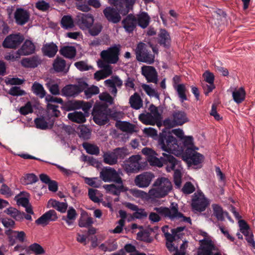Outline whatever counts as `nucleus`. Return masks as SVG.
I'll use <instances>...</instances> for the list:
<instances>
[{"label": "nucleus", "instance_id": "nucleus-30", "mask_svg": "<svg viewBox=\"0 0 255 255\" xmlns=\"http://www.w3.org/2000/svg\"><path fill=\"white\" fill-rule=\"evenodd\" d=\"M58 51L57 46L53 43H46L42 48V51L44 55L49 57H53Z\"/></svg>", "mask_w": 255, "mask_h": 255}, {"label": "nucleus", "instance_id": "nucleus-51", "mask_svg": "<svg viewBox=\"0 0 255 255\" xmlns=\"http://www.w3.org/2000/svg\"><path fill=\"white\" fill-rule=\"evenodd\" d=\"M17 203L18 205H21L25 208V210L27 213L33 214V212L32 211V207L29 204V201L26 198L21 197L17 199Z\"/></svg>", "mask_w": 255, "mask_h": 255}, {"label": "nucleus", "instance_id": "nucleus-19", "mask_svg": "<svg viewBox=\"0 0 255 255\" xmlns=\"http://www.w3.org/2000/svg\"><path fill=\"white\" fill-rule=\"evenodd\" d=\"M141 73L146 78L148 82H152L155 84L157 83V73L153 67L143 66L141 67Z\"/></svg>", "mask_w": 255, "mask_h": 255}, {"label": "nucleus", "instance_id": "nucleus-57", "mask_svg": "<svg viewBox=\"0 0 255 255\" xmlns=\"http://www.w3.org/2000/svg\"><path fill=\"white\" fill-rule=\"evenodd\" d=\"M74 106L77 109H82V110L85 112H87L91 108V104L81 101L75 102Z\"/></svg>", "mask_w": 255, "mask_h": 255}, {"label": "nucleus", "instance_id": "nucleus-12", "mask_svg": "<svg viewBox=\"0 0 255 255\" xmlns=\"http://www.w3.org/2000/svg\"><path fill=\"white\" fill-rule=\"evenodd\" d=\"M173 120H165L164 124L170 127L175 126H181L188 121L186 114L183 111H177L173 112L172 114Z\"/></svg>", "mask_w": 255, "mask_h": 255}, {"label": "nucleus", "instance_id": "nucleus-44", "mask_svg": "<svg viewBox=\"0 0 255 255\" xmlns=\"http://www.w3.org/2000/svg\"><path fill=\"white\" fill-rule=\"evenodd\" d=\"M48 204L61 213H65L68 207V205L66 203L60 202L53 199H50L48 201Z\"/></svg>", "mask_w": 255, "mask_h": 255}, {"label": "nucleus", "instance_id": "nucleus-42", "mask_svg": "<svg viewBox=\"0 0 255 255\" xmlns=\"http://www.w3.org/2000/svg\"><path fill=\"white\" fill-rule=\"evenodd\" d=\"M233 99L238 104L241 103L244 101L246 96V92L243 87L235 89L233 92Z\"/></svg>", "mask_w": 255, "mask_h": 255}, {"label": "nucleus", "instance_id": "nucleus-33", "mask_svg": "<svg viewBox=\"0 0 255 255\" xmlns=\"http://www.w3.org/2000/svg\"><path fill=\"white\" fill-rule=\"evenodd\" d=\"M150 192V189L147 193L137 189H133L130 190V193L135 197L140 198L146 200H154L153 196L152 194L151 195Z\"/></svg>", "mask_w": 255, "mask_h": 255}, {"label": "nucleus", "instance_id": "nucleus-59", "mask_svg": "<svg viewBox=\"0 0 255 255\" xmlns=\"http://www.w3.org/2000/svg\"><path fill=\"white\" fill-rule=\"evenodd\" d=\"M141 87L148 96L156 98L159 97V95L156 91L151 88L149 85L144 84L141 85Z\"/></svg>", "mask_w": 255, "mask_h": 255}, {"label": "nucleus", "instance_id": "nucleus-8", "mask_svg": "<svg viewBox=\"0 0 255 255\" xmlns=\"http://www.w3.org/2000/svg\"><path fill=\"white\" fill-rule=\"evenodd\" d=\"M108 108L104 105H97L94 107L92 115L94 122L99 125L106 124L109 120L108 118Z\"/></svg>", "mask_w": 255, "mask_h": 255}, {"label": "nucleus", "instance_id": "nucleus-14", "mask_svg": "<svg viewBox=\"0 0 255 255\" xmlns=\"http://www.w3.org/2000/svg\"><path fill=\"white\" fill-rule=\"evenodd\" d=\"M109 2L115 6L121 14L125 15L127 14L132 4V0H109Z\"/></svg>", "mask_w": 255, "mask_h": 255}, {"label": "nucleus", "instance_id": "nucleus-13", "mask_svg": "<svg viewBox=\"0 0 255 255\" xmlns=\"http://www.w3.org/2000/svg\"><path fill=\"white\" fill-rule=\"evenodd\" d=\"M154 178V175L152 172H144L135 176L134 183L139 188H146L149 186Z\"/></svg>", "mask_w": 255, "mask_h": 255}, {"label": "nucleus", "instance_id": "nucleus-27", "mask_svg": "<svg viewBox=\"0 0 255 255\" xmlns=\"http://www.w3.org/2000/svg\"><path fill=\"white\" fill-rule=\"evenodd\" d=\"M116 127L121 131L128 133L136 132V127L129 122L118 121L116 123Z\"/></svg>", "mask_w": 255, "mask_h": 255}, {"label": "nucleus", "instance_id": "nucleus-45", "mask_svg": "<svg viewBox=\"0 0 255 255\" xmlns=\"http://www.w3.org/2000/svg\"><path fill=\"white\" fill-rule=\"evenodd\" d=\"M137 24L143 28H146L149 24L150 17L145 12H142L137 15Z\"/></svg>", "mask_w": 255, "mask_h": 255}, {"label": "nucleus", "instance_id": "nucleus-1", "mask_svg": "<svg viewBox=\"0 0 255 255\" xmlns=\"http://www.w3.org/2000/svg\"><path fill=\"white\" fill-rule=\"evenodd\" d=\"M120 45H115L101 51L100 56L103 61L98 63L101 70L95 72L94 79L99 81L111 76L113 73V67L110 64H116L119 60Z\"/></svg>", "mask_w": 255, "mask_h": 255}, {"label": "nucleus", "instance_id": "nucleus-39", "mask_svg": "<svg viewBox=\"0 0 255 255\" xmlns=\"http://www.w3.org/2000/svg\"><path fill=\"white\" fill-rule=\"evenodd\" d=\"M68 119L73 122L83 123L86 121V118L83 113L75 111L68 114Z\"/></svg>", "mask_w": 255, "mask_h": 255}, {"label": "nucleus", "instance_id": "nucleus-24", "mask_svg": "<svg viewBox=\"0 0 255 255\" xmlns=\"http://www.w3.org/2000/svg\"><path fill=\"white\" fill-rule=\"evenodd\" d=\"M81 92L84 91L87 99L91 98L93 96L98 94L100 90L98 87L93 85L88 87V85L84 81H80Z\"/></svg>", "mask_w": 255, "mask_h": 255}, {"label": "nucleus", "instance_id": "nucleus-56", "mask_svg": "<svg viewBox=\"0 0 255 255\" xmlns=\"http://www.w3.org/2000/svg\"><path fill=\"white\" fill-rule=\"evenodd\" d=\"M195 191V187L190 182H186L182 188V191L185 194H190Z\"/></svg>", "mask_w": 255, "mask_h": 255}, {"label": "nucleus", "instance_id": "nucleus-11", "mask_svg": "<svg viewBox=\"0 0 255 255\" xmlns=\"http://www.w3.org/2000/svg\"><path fill=\"white\" fill-rule=\"evenodd\" d=\"M141 156L139 155H132L125 163V169L128 173H136L141 168L140 163Z\"/></svg>", "mask_w": 255, "mask_h": 255}, {"label": "nucleus", "instance_id": "nucleus-15", "mask_svg": "<svg viewBox=\"0 0 255 255\" xmlns=\"http://www.w3.org/2000/svg\"><path fill=\"white\" fill-rule=\"evenodd\" d=\"M23 36L19 34H10L7 36L2 43V45L5 48H16L23 41Z\"/></svg>", "mask_w": 255, "mask_h": 255}, {"label": "nucleus", "instance_id": "nucleus-6", "mask_svg": "<svg viewBox=\"0 0 255 255\" xmlns=\"http://www.w3.org/2000/svg\"><path fill=\"white\" fill-rule=\"evenodd\" d=\"M136 58L137 61L149 64L154 62L155 56L148 52L147 46L144 43L140 42L135 49Z\"/></svg>", "mask_w": 255, "mask_h": 255}, {"label": "nucleus", "instance_id": "nucleus-38", "mask_svg": "<svg viewBox=\"0 0 255 255\" xmlns=\"http://www.w3.org/2000/svg\"><path fill=\"white\" fill-rule=\"evenodd\" d=\"M104 162L110 165L116 164L118 162V158L114 151H108L103 154Z\"/></svg>", "mask_w": 255, "mask_h": 255}, {"label": "nucleus", "instance_id": "nucleus-3", "mask_svg": "<svg viewBox=\"0 0 255 255\" xmlns=\"http://www.w3.org/2000/svg\"><path fill=\"white\" fill-rule=\"evenodd\" d=\"M173 189L170 180L165 177L157 178L150 188V194L153 196L154 200L165 197Z\"/></svg>", "mask_w": 255, "mask_h": 255}, {"label": "nucleus", "instance_id": "nucleus-36", "mask_svg": "<svg viewBox=\"0 0 255 255\" xmlns=\"http://www.w3.org/2000/svg\"><path fill=\"white\" fill-rule=\"evenodd\" d=\"M76 210L73 208H70L67 211L66 216H63L62 220L65 221L69 226H72L77 217Z\"/></svg>", "mask_w": 255, "mask_h": 255}, {"label": "nucleus", "instance_id": "nucleus-5", "mask_svg": "<svg viewBox=\"0 0 255 255\" xmlns=\"http://www.w3.org/2000/svg\"><path fill=\"white\" fill-rule=\"evenodd\" d=\"M191 206L196 212L204 211L210 204V201L201 191H197L192 196Z\"/></svg>", "mask_w": 255, "mask_h": 255}, {"label": "nucleus", "instance_id": "nucleus-18", "mask_svg": "<svg viewBox=\"0 0 255 255\" xmlns=\"http://www.w3.org/2000/svg\"><path fill=\"white\" fill-rule=\"evenodd\" d=\"M77 23L81 28H89L93 24L94 19L91 14L79 13L77 16Z\"/></svg>", "mask_w": 255, "mask_h": 255}, {"label": "nucleus", "instance_id": "nucleus-22", "mask_svg": "<svg viewBox=\"0 0 255 255\" xmlns=\"http://www.w3.org/2000/svg\"><path fill=\"white\" fill-rule=\"evenodd\" d=\"M58 219L56 212L53 210H50L44 213L40 218L36 220L35 223L37 225L45 226L50 221H55Z\"/></svg>", "mask_w": 255, "mask_h": 255}, {"label": "nucleus", "instance_id": "nucleus-61", "mask_svg": "<svg viewBox=\"0 0 255 255\" xmlns=\"http://www.w3.org/2000/svg\"><path fill=\"white\" fill-rule=\"evenodd\" d=\"M89 29V33L92 36H96L98 35L102 30V26L100 23H96L92 27Z\"/></svg>", "mask_w": 255, "mask_h": 255}, {"label": "nucleus", "instance_id": "nucleus-28", "mask_svg": "<svg viewBox=\"0 0 255 255\" xmlns=\"http://www.w3.org/2000/svg\"><path fill=\"white\" fill-rule=\"evenodd\" d=\"M41 63V61L37 56L25 58L21 61V65L25 68H34L37 67Z\"/></svg>", "mask_w": 255, "mask_h": 255}, {"label": "nucleus", "instance_id": "nucleus-43", "mask_svg": "<svg viewBox=\"0 0 255 255\" xmlns=\"http://www.w3.org/2000/svg\"><path fill=\"white\" fill-rule=\"evenodd\" d=\"M60 52L66 58L72 59L76 56V49L74 46H65L60 50Z\"/></svg>", "mask_w": 255, "mask_h": 255}, {"label": "nucleus", "instance_id": "nucleus-48", "mask_svg": "<svg viewBox=\"0 0 255 255\" xmlns=\"http://www.w3.org/2000/svg\"><path fill=\"white\" fill-rule=\"evenodd\" d=\"M82 145L86 152L90 154L97 155L100 153L99 148L95 144L88 142H84L83 143Z\"/></svg>", "mask_w": 255, "mask_h": 255}, {"label": "nucleus", "instance_id": "nucleus-37", "mask_svg": "<svg viewBox=\"0 0 255 255\" xmlns=\"http://www.w3.org/2000/svg\"><path fill=\"white\" fill-rule=\"evenodd\" d=\"M159 43L165 47L168 46L171 42L169 33L165 29H161L158 34Z\"/></svg>", "mask_w": 255, "mask_h": 255}, {"label": "nucleus", "instance_id": "nucleus-60", "mask_svg": "<svg viewBox=\"0 0 255 255\" xmlns=\"http://www.w3.org/2000/svg\"><path fill=\"white\" fill-rule=\"evenodd\" d=\"M182 175L179 169L175 170L174 171L173 178L174 182L177 188H180L182 183Z\"/></svg>", "mask_w": 255, "mask_h": 255}, {"label": "nucleus", "instance_id": "nucleus-17", "mask_svg": "<svg viewBox=\"0 0 255 255\" xmlns=\"http://www.w3.org/2000/svg\"><path fill=\"white\" fill-rule=\"evenodd\" d=\"M201 245L197 251V255H212V252L215 250V247L212 241L204 239L200 241Z\"/></svg>", "mask_w": 255, "mask_h": 255}, {"label": "nucleus", "instance_id": "nucleus-53", "mask_svg": "<svg viewBox=\"0 0 255 255\" xmlns=\"http://www.w3.org/2000/svg\"><path fill=\"white\" fill-rule=\"evenodd\" d=\"M34 123L37 128L46 129L48 128L49 125L43 117H39L34 120Z\"/></svg>", "mask_w": 255, "mask_h": 255}, {"label": "nucleus", "instance_id": "nucleus-25", "mask_svg": "<svg viewBox=\"0 0 255 255\" xmlns=\"http://www.w3.org/2000/svg\"><path fill=\"white\" fill-rule=\"evenodd\" d=\"M104 83L106 86L111 88L110 92L115 96H116L118 91L116 87H121L123 85V81L117 76L105 80Z\"/></svg>", "mask_w": 255, "mask_h": 255}, {"label": "nucleus", "instance_id": "nucleus-4", "mask_svg": "<svg viewBox=\"0 0 255 255\" xmlns=\"http://www.w3.org/2000/svg\"><path fill=\"white\" fill-rule=\"evenodd\" d=\"M154 211L158 213L159 215L165 218H169L171 220H179L181 221L191 223L190 217H186L178 211L177 204L172 203L169 208L160 207L154 208Z\"/></svg>", "mask_w": 255, "mask_h": 255}, {"label": "nucleus", "instance_id": "nucleus-16", "mask_svg": "<svg viewBox=\"0 0 255 255\" xmlns=\"http://www.w3.org/2000/svg\"><path fill=\"white\" fill-rule=\"evenodd\" d=\"M103 14L107 20L113 23H119L122 19L121 13L114 7L108 6L103 10Z\"/></svg>", "mask_w": 255, "mask_h": 255}, {"label": "nucleus", "instance_id": "nucleus-35", "mask_svg": "<svg viewBox=\"0 0 255 255\" xmlns=\"http://www.w3.org/2000/svg\"><path fill=\"white\" fill-rule=\"evenodd\" d=\"M213 211V215L215 216L218 220L223 221L224 220V215H226L229 219L230 217L228 216V213L224 212L222 208L218 204H214L212 205Z\"/></svg>", "mask_w": 255, "mask_h": 255}, {"label": "nucleus", "instance_id": "nucleus-64", "mask_svg": "<svg viewBox=\"0 0 255 255\" xmlns=\"http://www.w3.org/2000/svg\"><path fill=\"white\" fill-rule=\"evenodd\" d=\"M37 181V177L34 174H27L24 178V183L25 184H31Z\"/></svg>", "mask_w": 255, "mask_h": 255}, {"label": "nucleus", "instance_id": "nucleus-41", "mask_svg": "<svg viewBox=\"0 0 255 255\" xmlns=\"http://www.w3.org/2000/svg\"><path fill=\"white\" fill-rule=\"evenodd\" d=\"M93 223L92 218L89 216L86 213H84L81 214L80 218L78 221V225L79 227H88L91 226Z\"/></svg>", "mask_w": 255, "mask_h": 255}, {"label": "nucleus", "instance_id": "nucleus-50", "mask_svg": "<svg viewBox=\"0 0 255 255\" xmlns=\"http://www.w3.org/2000/svg\"><path fill=\"white\" fill-rule=\"evenodd\" d=\"M174 87L178 93L181 102H183L184 101L187 100L185 85L183 84H178L177 85H174Z\"/></svg>", "mask_w": 255, "mask_h": 255}, {"label": "nucleus", "instance_id": "nucleus-49", "mask_svg": "<svg viewBox=\"0 0 255 255\" xmlns=\"http://www.w3.org/2000/svg\"><path fill=\"white\" fill-rule=\"evenodd\" d=\"M45 85L52 95H57L60 94L59 86L52 80L47 79Z\"/></svg>", "mask_w": 255, "mask_h": 255}, {"label": "nucleus", "instance_id": "nucleus-20", "mask_svg": "<svg viewBox=\"0 0 255 255\" xmlns=\"http://www.w3.org/2000/svg\"><path fill=\"white\" fill-rule=\"evenodd\" d=\"M14 15L16 23L18 25H22L28 21L30 13L26 9L18 8L14 12Z\"/></svg>", "mask_w": 255, "mask_h": 255}, {"label": "nucleus", "instance_id": "nucleus-46", "mask_svg": "<svg viewBox=\"0 0 255 255\" xmlns=\"http://www.w3.org/2000/svg\"><path fill=\"white\" fill-rule=\"evenodd\" d=\"M4 212L16 221H20L23 219V214L14 208L9 207L6 209Z\"/></svg>", "mask_w": 255, "mask_h": 255}, {"label": "nucleus", "instance_id": "nucleus-32", "mask_svg": "<svg viewBox=\"0 0 255 255\" xmlns=\"http://www.w3.org/2000/svg\"><path fill=\"white\" fill-rule=\"evenodd\" d=\"M129 103L130 107L135 110H138L143 106L142 100L137 93H135L130 97Z\"/></svg>", "mask_w": 255, "mask_h": 255}, {"label": "nucleus", "instance_id": "nucleus-47", "mask_svg": "<svg viewBox=\"0 0 255 255\" xmlns=\"http://www.w3.org/2000/svg\"><path fill=\"white\" fill-rule=\"evenodd\" d=\"M5 233L7 235H12L20 243L25 242L26 239V234L23 231H12L7 230L5 231Z\"/></svg>", "mask_w": 255, "mask_h": 255}, {"label": "nucleus", "instance_id": "nucleus-9", "mask_svg": "<svg viewBox=\"0 0 255 255\" xmlns=\"http://www.w3.org/2000/svg\"><path fill=\"white\" fill-rule=\"evenodd\" d=\"M100 177L105 182H119L122 179L119 173L113 168L106 167L100 173Z\"/></svg>", "mask_w": 255, "mask_h": 255}, {"label": "nucleus", "instance_id": "nucleus-54", "mask_svg": "<svg viewBox=\"0 0 255 255\" xmlns=\"http://www.w3.org/2000/svg\"><path fill=\"white\" fill-rule=\"evenodd\" d=\"M84 180L86 184L94 188H99L101 184V182L97 177H85Z\"/></svg>", "mask_w": 255, "mask_h": 255}, {"label": "nucleus", "instance_id": "nucleus-34", "mask_svg": "<svg viewBox=\"0 0 255 255\" xmlns=\"http://www.w3.org/2000/svg\"><path fill=\"white\" fill-rule=\"evenodd\" d=\"M54 69L57 72H67L69 68V66L66 68V64L65 60L61 58L57 57L53 63Z\"/></svg>", "mask_w": 255, "mask_h": 255}, {"label": "nucleus", "instance_id": "nucleus-26", "mask_svg": "<svg viewBox=\"0 0 255 255\" xmlns=\"http://www.w3.org/2000/svg\"><path fill=\"white\" fill-rule=\"evenodd\" d=\"M80 81L77 85H68L61 90L62 94L66 97H74L81 93Z\"/></svg>", "mask_w": 255, "mask_h": 255}, {"label": "nucleus", "instance_id": "nucleus-31", "mask_svg": "<svg viewBox=\"0 0 255 255\" xmlns=\"http://www.w3.org/2000/svg\"><path fill=\"white\" fill-rule=\"evenodd\" d=\"M35 46L30 40H26L21 47L18 50V53L20 55H29L34 52Z\"/></svg>", "mask_w": 255, "mask_h": 255}, {"label": "nucleus", "instance_id": "nucleus-63", "mask_svg": "<svg viewBox=\"0 0 255 255\" xmlns=\"http://www.w3.org/2000/svg\"><path fill=\"white\" fill-rule=\"evenodd\" d=\"M147 213L142 208H138L133 214V217L136 219H141L147 217Z\"/></svg>", "mask_w": 255, "mask_h": 255}, {"label": "nucleus", "instance_id": "nucleus-52", "mask_svg": "<svg viewBox=\"0 0 255 255\" xmlns=\"http://www.w3.org/2000/svg\"><path fill=\"white\" fill-rule=\"evenodd\" d=\"M61 23L63 27L65 29L71 28L74 27V21L69 15L64 16L61 21Z\"/></svg>", "mask_w": 255, "mask_h": 255}, {"label": "nucleus", "instance_id": "nucleus-55", "mask_svg": "<svg viewBox=\"0 0 255 255\" xmlns=\"http://www.w3.org/2000/svg\"><path fill=\"white\" fill-rule=\"evenodd\" d=\"M29 249L36 255H42L45 253V251L42 246L37 243L30 245Z\"/></svg>", "mask_w": 255, "mask_h": 255}, {"label": "nucleus", "instance_id": "nucleus-10", "mask_svg": "<svg viewBox=\"0 0 255 255\" xmlns=\"http://www.w3.org/2000/svg\"><path fill=\"white\" fill-rule=\"evenodd\" d=\"M183 158L190 165H197L203 161L204 156L193 149L187 148L183 155Z\"/></svg>", "mask_w": 255, "mask_h": 255}, {"label": "nucleus", "instance_id": "nucleus-7", "mask_svg": "<svg viewBox=\"0 0 255 255\" xmlns=\"http://www.w3.org/2000/svg\"><path fill=\"white\" fill-rule=\"evenodd\" d=\"M160 148L167 154H175L176 149L178 147L177 140L171 135H167L160 137L158 140Z\"/></svg>", "mask_w": 255, "mask_h": 255}, {"label": "nucleus", "instance_id": "nucleus-23", "mask_svg": "<svg viewBox=\"0 0 255 255\" xmlns=\"http://www.w3.org/2000/svg\"><path fill=\"white\" fill-rule=\"evenodd\" d=\"M117 184H107L103 186L107 193L114 195H119L122 192L125 190L123 180L119 182H114Z\"/></svg>", "mask_w": 255, "mask_h": 255}, {"label": "nucleus", "instance_id": "nucleus-58", "mask_svg": "<svg viewBox=\"0 0 255 255\" xmlns=\"http://www.w3.org/2000/svg\"><path fill=\"white\" fill-rule=\"evenodd\" d=\"M19 113L23 115H26L33 112L31 103L28 102L25 106L21 107L19 110Z\"/></svg>", "mask_w": 255, "mask_h": 255}, {"label": "nucleus", "instance_id": "nucleus-40", "mask_svg": "<svg viewBox=\"0 0 255 255\" xmlns=\"http://www.w3.org/2000/svg\"><path fill=\"white\" fill-rule=\"evenodd\" d=\"M31 90L33 93L40 98H43L46 96V92L43 86L37 82H35L33 84Z\"/></svg>", "mask_w": 255, "mask_h": 255}, {"label": "nucleus", "instance_id": "nucleus-21", "mask_svg": "<svg viewBox=\"0 0 255 255\" xmlns=\"http://www.w3.org/2000/svg\"><path fill=\"white\" fill-rule=\"evenodd\" d=\"M122 24L127 32L128 33L132 32L137 25L136 17L131 14H128L123 19Z\"/></svg>", "mask_w": 255, "mask_h": 255}, {"label": "nucleus", "instance_id": "nucleus-2", "mask_svg": "<svg viewBox=\"0 0 255 255\" xmlns=\"http://www.w3.org/2000/svg\"><path fill=\"white\" fill-rule=\"evenodd\" d=\"M141 152L146 156V160L151 166L161 167L163 164L167 165L166 170L168 172L173 170L178 161L175 157L170 154L162 153V156L157 157V154L153 149L148 147L143 148Z\"/></svg>", "mask_w": 255, "mask_h": 255}, {"label": "nucleus", "instance_id": "nucleus-62", "mask_svg": "<svg viewBox=\"0 0 255 255\" xmlns=\"http://www.w3.org/2000/svg\"><path fill=\"white\" fill-rule=\"evenodd\" d=\"M8 94L13 96H19L24 95L25 92L20 89L19 87L14 86L9 90Z\"/></svg>", "mask_w": 255, "mask_h": 255}, {"label": "nucleus", "instance_id": "nucleus-29", "mask_svg": "<svg viewBox=\"0 0 255 255\" xmlns=\"http://www.w3.org/2000/svg\"><path fill=\"white\" fill-rule=\"evenodd\" d=\"M138 119L145 125H154L158 121L152 114L146 112L140 114L138 116Z\"/></svg>", "mask_w": 255, "mask_h": 255}]
</instances>
